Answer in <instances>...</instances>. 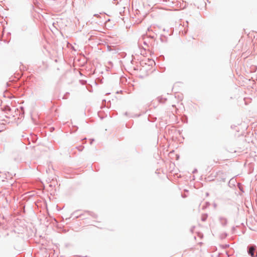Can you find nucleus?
Here are the masks:
<instances>
[{"label": "nucleus", "instance_id": "nucleus-1", "mask_svg": "<svg viewBox=\"0 0 257 257\" xmlns=\"http://www.w3.org/2000/svg\"><path fill=\"white\" fill-rule=\"evenodd\" d=\"M255 250V248L253 246H251L249 248L248 253L250 254L251 256H254V251Z\"/></svg>", "mask_w": 257, "mask_h": 257}]
</instances>
